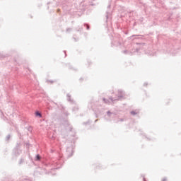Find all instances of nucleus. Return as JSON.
Returning <instances> with one entry per match:
<instances>
[{"instance_id": "obj_1", "label": "nucleus", "mask_w": 181, "mask_h": 181, "mask_svg": "<svg viewBox=\"0 0 181 181\" xmlns=\"http://www.w3.org/2000/svg\"><path fill=\"white\" fill-rule=\"evenodd\" d=\"M35 115H36L37 117H42V115H41L40 113H39V112H37L35 113Z\"/></svg>"}, {"instance_id": "obj_2", "label": "nucleus", "mask_w": 181, "mask_h": 181, "mask_svg": "<svg viewBox=\"0 0 181 181\" xmlns=\"http://www.w3.org/2000/svg\"><path fill=\"white\" fill-rule=\"evenodd\" d=\"M120 94H122V95L119 96V98H122V97H124V94L122 93V91H120Z\"/></svg>"}, {"instance_id": "obj_3", "label": "nucleus", "mask_w": 181, "mask_h": 181, "mask_svg": "<svg viewBox=\"0 0 181 181\" xmlns=\"http://www.w3.org/2000/svg\"><path fill=\"white\" fill-rule=\"evenodd\" d=\"M131 114H132V115H136V113L134 111H132Z\"/></svg>"}, {"instance_id": "obj_4", "label": "nucleus", "mask_w": 181, "mask_h": 181, "mask_svg": "<svg viewBox=\"0 0 181 181\" xmlns=\"http://www.w3.org/2000/svg\"><path fill=\"white\" fill-rule=\"evenodd\" d=\"M37 160H39V159H40V156L37 155Z\"/></svg>"}, {"instance_id": "obj_5", "label": "nucleus", "mask_w": 181, "mask_h": 181, "mask_svg": "<svg viewBox=\"0 0 181 181\" xmlns=\"http://www.w3.org/2000/svg\"><path fill=\"white\" fill-rule=\"evenodd\" d=\"M166 180V178H164V179H163V180L162 181H165Z\"/></svg>"}]
</instances>
